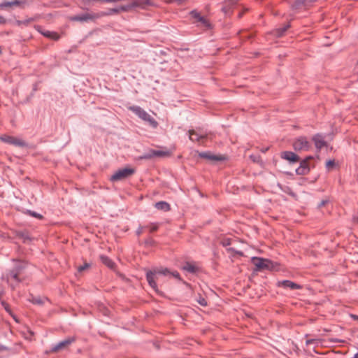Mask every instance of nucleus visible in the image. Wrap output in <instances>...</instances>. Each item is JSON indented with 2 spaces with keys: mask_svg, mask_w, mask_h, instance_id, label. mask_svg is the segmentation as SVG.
Returning <instances> with one entry per match:
<instances>
[{
  "mask_svg": "<svg viewBox=\"0 0 358 358\" xmlns=\"http://www.w3.org/2000/svg\"><path fill=\"white\" fill-rule=\"evenodd\" d=\"M159 275L173 276V278L182 280L180 273L175 271H171L170 269L164 267H155L152 270H149L146 273V279L149 285L155 290V292L160 296L163 295V292L158 289L157 281L159 280Z\"/></svg>",
  "mask_w": 358,
  "mask_h": 358,
  "instance_id": "nucleus-1",
  "label": "nucleus"
},
{
  "mask_svg": "<svg viewBox=\"0 0 358 358\" xmlns=\"http://www.w3.org/2000/svg\"><path fill=\"white\" fill-rule=\"evenodd\" d=\"M251 263L255 266L254 272H262L264 271H273L278 268L279 264L269 259L259 257H252Z\"/></svg>",
  "mask_w": 358,
  "mask_h": 358,
  "instance_id": "nucleus-2",
  "label": "nucleus"
},
{
  "mask_svg": "<svg viewBox=\"0 0 358 358\" xmlns=\"http://www.w3.org/2000/svg\"><path fill=\"white\" fill-rule=\"evenodd\" d=\"M12 261L14 262V266L13 268L9 271L7 278L10 277L18 283L22 281L19 275L25 269L27 263L25 261L17 259H13Z\"/></svg>",
  "mask_w": 358,
  "mask_h": 358,
  "instance_id": "nucleus-3",
  "label": "nucleus"
},
{
  "mask_svg": "<svg viewBox=\"0 0 358 358\" xmlns=\"http://www.w3.org/2000/svg\"><path fill=\"white\" fill-rule=\"evenodd\" d=\"M314 159L313 156H308L305 159L301 160L299 166L296 169V173L297 175H306L309 173L310 167H315L314 164H311V162Z\"/></svg>",
  "mask_w": 358,
  "mask_h": 358,
  "instance_id": "nucleus-4",
  "label": "nucleus"
},
{
  "mask_svg": "<svg viewBox=\"0 0 358 358\" xmlns=\"http://www.w3.org/2000/svg\"><path fill=\"white\" fill-rule=\"evenodd\" d=\"M135 173L133 168L125 167L117 170L111 177L112 182H117L128 178Z\"/></svg>",
  "mask_w": 358,
  "mask_h": 358,
  "instance_id": "nucleus-5",
  "label": "nucleus"
},
{
  "mask_svg": "<svg viewBox=\"0 0 358 358\" xmlns=\"http://www.w3.org/2000/svg\"><path fill=\"white\" fill-rule=\"evenodd\" d=\"M96 19H99V15H97V13H81L80 15H73L70 17V20L71 21H79L81 22H90V21H94Z\"/></svg>",
  "mask_w": 358,
  "mask_h": 358,
  "instance_id": "nucleus-6",
  "label": "nucleus"
},
{
  "mask_svg": "<svg viewBox=\"0 0 358 358\" xmlns=\"http://www.w3.org/2000/svg\"><path fill=\"white\" fill-rule=\"evenodd\" d=\"M293 147L296 151L308 150L311 144L306 137H300L294 142Z\"/></svg>",
  "mask_w": 358,
  "mask_h": 358,
  "instance_id": "nucleus-7",
  "label": "nucleus"
},
{
  "mask_svg": "<svg viewBox=\"0 0 358 358\" xmlns=\"http://www.w3.org/2000/svg\"><path fill=\"white\" fill-rule=\"evenodd\" d=\"M27 6H29V2L27 0H13L11 1H4L3 2L0 3V7H1V8L17 6L24 9Z\"/></svg>",
  "mask_w": 358,
  "mask_h": 358,
  "instance_id": "nucleus-8",
  "label": "nucleus"
},
{
  "mask_svg": "<svg viewBox=\"0 0 358 358\" xmlns=\"http://www.w3.org/2000/svg\"><path fill=\"white\" fill-rule=\"evenodd\" d=\"M280 157L289 162V164H297L300 162V157L292 151H283L280 153Z\"/></svg>",
  "mask_w": 358,
  "mask_h": 358,
  "instance_id": "nucleus-9",
  "label": "nucleus"
},
{
  "mask_svg": "<svg viewBox=\"0 0 358 358\" xmlns=\"http://www.w3.org/2000/svg\"><path fill=\"white\" fill-rule=\"evenodd\" d=\"M76 341L74 337H69L64 341L59 342L58 343L54 345L52 347L51 351L52 352H57L62 350H64L68 348L71 344H72Z\"/></svg>",
  "mask_w": 358,
  "mask_h": 358,
  "instance_id": "nucleus-10",
  "label": "nucleus"
},
{
  "mask_svg": "<svg viewBox=\"0 0 358 358\" xmlns=\"http://www.w3.org/2000/svg\"><path fill=\"white\" fill-rule=\"evenodd\" d=\"M190 16L195 19L196 22H199L202 27L206 29H210L211 27L210 23L196 10H193L189 13Z\"/></svg>",
  "mask_w": 358,
  "mask_h": 358,
  "instance_id": "nucleus-11",
  "label": "nucleus"
},
{
  "mask_svg": "<svg viewBox=\"0 0 358 358\" xmlns=\"http://www.w3.org/2000/svg\"><path fill=\"white\" fill-rule=\"evenodd\" d=\"M276 286L278 287H282L284 289H289L291 290L301 289L302 288L301 285L289 280L278 281Z\"/></svg>",
  "mask_w": 358,
  "mask_h": 358,
  "instance_id": "nucleus-12",
  "label": "nucleus"
},
{
  "mask_svg": "<svg viewBox=\"0 0 358 358\" xmlns=\"http://www.w3.org/2000/svg\"><path fill=\"white\" fill-rule=\"evenodd\" d=\"M199 157L202 159H206L214 162H222L226 159V157L223 155H214L209 151L199 152Z\"/></svg>",
  "mask_w": 358,
  "mask_h": 358,
  "instance_id": "nucleus-13",
  "label": "nucleus"
},
{
  "mask_svg": "<svg viewBox=\"0 0 358 358\" xmlns=\"http://www.w3.org/2000/svg\"><path fill=\"white\" fill-rule=\"evenodd\" d=\"M313 141L315 143L316 148L320 150L323 147L327 146V142L324 141V137L320 134H317L313 137Z\"/></svg>",
  "mask_w": 358,
  "mask_h": 358,
  "instance_id": "nucleus-14",
  "label": "nucleus"
},
{
  "mask_svg": "<svg viewBox=\"0 0 358 358\" xmlns=\"http://www.w3.org/2000/svg\"><path fill=\"white\" fill-rule=\"evenodd\" d=\"M189 139L192 141L200 142L201 140L206 138V134L202 131L199 132L194 130H189Z\"/></svg>",
  "mask_w": 358,
  "mask_h": 358,
  "instance_id": "nucleus-15",
  "label": "nucleus"
},
{
  "mask_svg": "<svg viewBox=\"0 0 358 358\" xmlns=\"http://www.w3.org/2000/svg\"><path fill=\"white\" fill-rule=\"evenodd\" d=\"M141 120L148 123L152 128L155 129L158 126V122L146 111Z\"/></svg>",
  "mask_w": 358,
  "mask_h": 358,
  "instance_id": "nucleus-16",
  "label": "nucleus"
},
{
  "mask_svg": "<svg viewBox=\"0 0 358 358\" xmlns=\"http://www.w3.org/2000/svg\"><path fill=\"white\" fill-rule=\"evenodd\" d=\"M182 269L189 273L194 274L198 272L199 268L191 262H186L182 266Z\"/></svg>",
  "mask_w": 358,
  "mask_h": 358,
  "instance_id": "nucleus-17",
  "label": "nucleus"
},
{
  "mask_svg": "<svg viewBox=\"0 0 358 358\" xmlns=\"http://www.w3.org/2000/svg\"><path fill=\"white\" fill-rule=\"evenodd\" d=\"M48 298H41V296H36L33 294H30L28 298V301L31 302L33 304L42 306L44 304L45 301H47Z\"/></svg>",
  "mask_w": 358,
  "mask_h": 358,
  "instance_id": "nucleus-18",
  "label": "nucleus"
},
{
  "mask_svg": "<svg viewBox=\"0 0 358 358\" xmlns=\"http://www.w3.org/2000/svg\"><path fill=\"white\" fill-rule=\"evenodd\" d=\"M128 110L134 113L139 118H142L144 115L145 110L138 106H131L128 107Z\"/></svg>",
  "mask_w": 358,
  "mask_h": 358,
  "instance_id": "nucleus-19",
  "label": "nucleus"
},
{
  "mask_svg": "<svg viewBox=\"0 0 358 358\" xmlns=\"http://www.w3.org/2000/svg\"><path fill=\"white\" fill-rule=\"evenodd\" d=\"M128 110L134 113L139 118H142L144 115L145 110L138 106H131L128 107Z\"/></svg>",
  "mask_w": 358,
  "mask_h": 358,
  "instance_id": "nucleus-20",
  "label": "nucleus"
},
{
  "mask_svg": "<svg viewBox=\"0 0 358 358\" xmlns=\"http://www.w3.org/2000/svg\"><path fill=\"white\" fill-rule=\"evenodd\" d=\"M155 207L159 210L164 212H168L171 210V206L166 201H158L155 204Z\"/></svg>",
  "mask_w": 358,
  "mask_h": 358,
  "instance_id": "nucleus-21",
  "label": "nucleus"
},
{
  "mask_svg": "<svg viewBox=\"0 0 358 358\" xmlns=\"http://www.w3.org/2000/svg\"><path fill=\"white\" fill-rule=\"evenodd\" d=\"M100 259L104 265H106L110 269H114L116 266L115 263L112 259H110L108 257H107L106 255H101Z\"/></svg>",
  "mask_w": 358,
  "mask_h": 358,
  "instance_id": "nucleus-22",
  "label": "nucleus"
},
{
  "mask_svg": "<svg viewBox=\"0 0 358 358\" xmlns=\"http://www.w3.org/2000/svg\"><path fill=\"white\" fill-rule=\"evenodd\" d=\"M120 13L119 7L117 8H113L108 9L107 11H101L97 13V15H99V18L104 16H108V15H113Z\"/></svg>",
  "mask_w": 358,
  "mask_h": 358,
  "instance_id": "nucleus-23",
  "label": "nucleus"
},
{
  "mask_svg": "<svg viewBox=\"0 0 358 358\" xmlns=\"http://www.w3.org/2000/svg\"><path fill=\"white\" fill-rule=\"evenodd\" d=\"M138 3L134 1L132 3L127 4V5H122L119 6L120 13V12H127L132 8H137Z\"/></svg>",
  "mask_w": 358,
  "mask_h": 358,
  "instance_id": "nucleus-24",
  "label": "nucleus"
},
{
  "mask_svg": "<svg viewBox=\"0 0 358 358\" xmlns=\"http://www.w3.org/2000/svg\"><path fill=\"white\" fill-rule=\"evenodd\" d=\"M22 213L23 214H25V215L34 217L37 218L38 220H43L44 219L43 215H42L41 214L38 213H36L35 211L31 210L23 209L22 210Z\"/></svg>",
  "mask_w": 358,
  "mask_h": 358,
  "instance_id": "nucleus-25",
  "label": "nucleus"
},
{
  "mask_svg": "<svg viewBox=\"0 0 358 358\" xmlns=\"http://www.w3.org/2000/svg\"><path fill=\"white\" fill-rule=\"evenodd\" d=\"M290 27V24H287L285 25H284L283 27H279L278 29H276L275 30V35L277 36V37H282V36L285 35V34L286 33V31H287V29Z\"/></svg>",
  "mask_w": 358,
  "mask_h": 358,
  "instance_id": "nucleus-26",
  "label": "nucleus"
},
{
  "mask_svg": "<svg viewBox=\"0 0 358 358\" xmlns=\"http://www.w3.org/2000/svg\"><path fill=\"white\" fill-rule=\"evenodd\" d=\"M1 306L3 307L4 310L17 322H19L17 316L13 313L11 310L10 306L5 301H1Z\"/></svg>",
  "mask_w": 358,
  "mask_h": 358,
  "instance_id": "nucleus-27",
  "label": "nucleus"
},
{
  "mask_svg": "<svg viewBox=\"0 0 358 358\" xmlns=\"http://www.w3.org/2000/svg\"><path fill=\"white\" fill-rule=\"evenodd\" d=\"M308 0H294L292 4V8L293 10H299L303 6H306Z\"/></svg>",
  "mask_w": 358,
  "mask_h": 358,
  "instance_id": "nucleus-28",
  "label": "nucleus"
},
{
  "mask_svg": "<svg viewBox=\"0 0 358 358\" xmlns=\"http://www.w3.org/2000/svg\"><path fill=\"white\" fill-rule=\"evenodd\" d=\"M17 237L21 238L24 243L30 242L32 238L30 237L29 233L27 231H18L17 234Z\"/></svg>",
  "mask_w": 358,
  "mask_h": 358,
  "instance_id": "nucleus-29",
  "label": "nucleus"
},
{
  "mask_svg": "<svg viewBox=\"0 0 358 358\" xmlns=\"http://www.w3.org/2000/svg\"><path fill=\"white\" fill-rule=\"evenodd\" d=\"M37 90H38V83H35L33 85L32 92L30 93V94L29 96H27L26 97V99L23 101H22V103L26 104V103H29L31 101V99H32V97L34 96V93Z\"/></svg>",
  "mask_w": 358,
  "mask_h": 358,
  "instance_id": "nucleus-30",
  "label": "nucleus"
},
{
  "mask_svg": "<svg viewBox=\"0 0 358 358\" xmlns=\"http://www.w3.org/2000/svg\"><path fill=\"white\" fill-rule=\"evenodd\" d=\"M152 153L155 155V157H165L170 155V152L166 150H157L152 149Z\"/></svg>",
  "mask_w": 358,
  "mask_h": 358,
  "instance_id": "nucleus-31",
  "label": "nucleus"
},
{
  "mask_svg": "<svg viewBox=\"0 0 358 358\" xmlns=\"http://www.w3.org/2000/svg\"><path fill=\"white\" fill-rule=\"evenodd\" d=\"M135 1L138 3L137 7L141 8H146L147 7L153 5V3L151 0H136Z\"/></svg>",
  "mask_w": 358,
  "mask_h": 358,
  "instance_id": "nucleus-32",
  "label": "nucleus"
},
{
  "mask_svg": "<svg viewBox=\"0 0 358 358\" xmlns=\"http://www.w3.org/2000/svg\"><path fill=\"white\" fill-rule=\"evenodd\" d=\"M41 34L46 38H52L55 41L58 40L59 38V35L57 33L50 31H41Z\"/></svg>",
  "mask_w": 358,
  "mask_h": 358,
  "instance_id": "nucleus-33",
  "label": "nucleus"
},
{
  "mask_svg": "<svg viewBox=\"0 0 358 358\" xmlns=\"http://www.w3.org/2000/svg\"><path fill=\"white\" fill-rule=\"evenodd\" d=\"M14 138L15 137L9 136V135H3V136H0V140L3 143H8L9 145H12V143H13V141Z\"/></svg>",
  "mask_w": 358,
  "mask_h": 358,
  "instance_id": "nucleus-34",
  "label": "nucleus"
},
{
  "mask_svg": "<svg viewBox=\"0 0 358 358\" xmlns=\"http://www.w3.org/2000/svg\"><path fill=\"white\" fill-rule=\"evenodd\" d=\"M13 142V143H12V145L17 146V147L24 148V147L27 146L26 142H24V141H22L21 139L17 138L15 137L14 138Z\"/></svg>",
  "mask_w": 358,
  "mask_h": 358,
  "instance_id": "nucleus-35",
  "label": "nucleus"
},
{
  "mask_svg": "<svg viewBox=\"0 0 358 358\" xmlns=\"http://www.w3.org/2000/svg\"><path fill=\"white\" fill-rule=\"evenodd\" d=\"M278 186L285 193H287V194H288L289 195H292V196L294 195V193L292 192L291 188L289 187L286 186V185H282L279 184V183L278 184Z\"/></svg>",
  "mask_w": 358,
  "mask_h": 358,
  "instance_id": "nucleus-36",
  "label": "nucleus"
},
{
  "mask_svg": "<svg viewBox=\"0 0 358 358\" xmlns=\"http://www.w3.org/2000/svg\"><path fill=\"white\" fill-rule=\"evenodd\" d=\"M155 157V155L152 153V150H150L148 152H145L143 155L138 157L139 159H150Z\"/></svg>",
  "mask_w": 358,
  "mask_h": 358,
  "instance_id": "nucleus-37",
  "label": "nucleus"
},
{
  "mask_svg": "<svg viewBox=\"0 0 358 358\" xmlns=\"http://www.w3.org/2000/svg\"><path fill=\"white\" fill-rule=\"evenodd\" d=\"M91 266L90 264L87 262H85L83 265L79 266L78 267V271L79 273H83L85 270L88 269Z\"/></svg>",
  "mask_w": 358,
  "mask_h": 358,
  "instance_id": "nucleus-38",
  "label": "nucleus"
},
{
  "mask_svg": "<svg viewBox=\"0 0 358 358\" xmlns=\"http://www.w3.org/2000/svg\"><path fill=\"white\" fill-rule=\"evenodd\" d=\"M158 227H159L158 224H154V223H150V224L145 227V228H148L149 229L150 232H151V233L156 231L158 229Z\"/></svg>",
  "mask_w": 358,
  "mask_h": 358,
  "instance_id": "nucleus-39",
  "label": "nucleus"
},
{
  "mask_svg": "<svg viewBox=\"0 0 358 358\" xmlns=\"http://www.w3.org/2000/svg\"><path fill=\"white\" fill-rule=\"evenodd\" d=\"M196 301L201 306H206L208 305L207 301L205 298H203L202 296L199 295V297L196 299Z\"/></svg>",
  "mask_w": 358,
  "mask_h": 358,
  "instance_id": "nucleus-40",
  "label": "nucleus"
},
{
  "mask_svg": "<svg viewBox=\"0 0 358 358\" xmlns=\"http://www.w3.org/2000/svg\"><path fill=\"white\" fill-rule=\"evenodd\" d=\"M336 166V162L334 159H329L326 162V167L328 169H333Z\"/></svg>",
  "mask_w": 358,
  "mask_h": 358,
  "instance_id": "nucleus-41",
  "label": "nucleus"
},
{
  "mask_svg": "<svg viewBox=\"0 0 358 358\" xmlns=\"http://www.w3.org/2000/svg\"><path fill=\"white\" fill-rule=\"evenodd\" d=\"M250 157L254 162H259L260 160V157L258 155H252Z\"/></svg>",
  "mask_w": 358,
  "mask_h": 358,
  "instance_id": "nucleus-42",
  "label": "nucleus"
},
{
  "mask_svg": "<svg viewBox=\"0 0 358 358\" xmlns=\"http://www.w3.org/2000/svg\"><path fill=\"white\" fill-rule=\"evenodd\" d=\"M329 203V200L327 199H325V200H322L321 201V202L318 204V208H320L323 206H324L326 204H327Z\"/></svg>",
  "mask_w": 358,
  "mask_h": 358,
  "instance_id": "nucleus-43",
  "label": "nucleus"
},
{
  "mask_svg": "<svg viewBox=\"0 0 358 358\" xmlns=\"http://www.w3.org/2000/svg\"><path fill=\"white\" fill-rule=\"evenodd\" d=\"M32 21H34V18H29V19L22 20V24L28 25Z\"/></svg>",
  "mask_w": 358,
  "mask_h": 358,
  "instance_id": "nucleus-44",
  "label": "nucleus"
},
{
  "mask_svg": "<svg viewBox=\"0 0 358 358\" xmlns=\"http://www.w3.org/2000/svg\"><path fill=\"white\" fill-rule=\"evenodd\" d=\"M7 22V20L3 16L0 15V24H5Z\"/></svg>",
  "mask_w": 358,
  "mask_h": 358,
  "instance_id": "nucleus-45",
  "label": "nucleus"
},
{
  "mask_svg": "<svg viewBox=\"0 0 358 358\" xmlns=\"http://www.w3.org/2000/svg\"><path fill=\"white\" fill-rule=\"evenodd\" d=\"M350 318H352L353 320L355 321H358V315H355V314H350Z\"/></svg>",
  "mask_w": 358,
  "mask_h": 358,
  "instance_id": "nucleus-46",
  "label": "nucleus"
},
{
  "mask_svg": "<svg viewBox=\"0 0 358 358\" xmlns=\"http://www.w3.org/2000/svg\"><path fill=\"white\" fill-rule=\"evenodd\" d=\"M142 233H143V227H140L136 230V234H137L138 236H140Z\"/></svg>",
  "mask_w": 358,
  "mask_h": 358,
  "instance_id": "nucleus-47",
  "label": "nucleus"
},
{
  "mask_svg": "<svg viewBox=\"0 0 358 358\" xmlns=\"http://www.w3.org/2000/svg\"><path fill=\"white\" fill-rule=\"evenodd\" d=\"M7 350V348L3 345L0 344V352H3Z\"/></svg>",
  "mask_w": 358,
  "mask_h": 358,
  "instance_id": "nucleus-48",
  "label": "nucleus"
},
{
  "mask_svg": "<svg viewBox=\"0 0 358 358\" xmlns=\"http://www.w3.org/2000/svg\"><path fill=\"white\" fill-rule=\"evenodd\" d=\"M230 245V241L229 239L227 240H225L224 242H223V245L224 246H227V245Z\"/></svg>",
  "mask_w": 358,
  "mask_h": 358,
  "instance_id": "nucleus-49",
  "label": "nucleus"
},
{
  "mask_svg": "<svg viewBox=\"0 0 358 358\" xmlns=\"http://www.w3.org/2000/svg\"><path fill=\"white\" fill-rule=\"evenodd\" d=\"M106 3L117 2V0H104Z\"/></svg>",
  "mask_w": 358,
  "mask_h": 358,
  "instance_id": "nucleus-50",
  "label": "nucleus"
},
{
  "mask_svg": "<svg viewBox=\"0 0 358 358\" xmlns=\"http://www.w3.org/2000/svg\"><path fill=\"white\" fill-rule=\"evenodd\" d=\"M165 2L168 3H176L175 2V0H164Z\"/></svg>",
  "mask_w": 358,
  "mask_h": 358,
  "instance_id": "nucleus-51",
  "label": "nucleus"
},
{
  "mask_svg": "<svg viewBox=\"0 0 358 358\" xmlns=\"http://www.w3.org/2000/svg\"><path fill=\"white\" fill-rule=\"evenodd\" d=\"M16 24L18 25V26H20L22 24V20H17L16 21Z\"/></svg>",
  "mask_w": 358,
  "mask_h": 358,
  "instance_id": "nucleus-52",
  "label": "nucleus"
},
{
  "mask_svg": "<svg viewBox=\"0 0 358 358\" xmlns=\"http://www.w3.org/2000/svg\"><path fill=\"white\" fill-rule=\"evenodd\" d=\"M88 2H91V1H101V2H104V0H87Z\"/></svg>",
  "mask_w": 358,
  "mask_h": 358,
  "instance_id": "nucleus-53",
  "label": "nucleus"
},
{
  "mask_svg": "<svg viewBox=\"0 0 358 358\" xmlns=\"http://www.w3.org/2000/svg\"><path fill=\"white\" fill-rule=\"evenodd\" d=\"M313 342V340H307L306 341V345H309Z\"/></svg>",
  "mask_w": 358,
  "mask_h": 358,
  "instance_id": "nucleus-54",
  "label": "nucleus"
},
{
  "mask_svg": "<svg viewBox=\"0 0 358 358\" xmlns=\"http://www.w3.org/2000/svg\"><path fill=\"white\" fill-rule=\"evenodd\" d=\"M228 9H229V8H228L227 7H223V8H222V10H223L224 13H227V10H228Z\"/></svg>",
  "mask_w": 358,
  "mask_h": 358,
  "instance_id": "nucleus-55",
  "label": "nucleus"
},
{
  "mask_svg": "<svg viewBox=\"0 0 358 358\" xmlns=\"http://www.w3.org/2000/svg\"><path fill=\"white\" fill-rule=\"evenodd\" d=\"M268 150V147H267V148H266L263 149V150H262V152H266Z\"/></svg>",
  "mask_w": 358,
  "mask_h": 358,
  "instance_id": "nucleus-56",
  "label": "nucleus"
},
{
  "mask_svg": "<svg viewBox=\"0 0 358 358\" xmlns=\"http://www.w3.org/2000/svg\"><path fill=\"white\" fill-rule=\"evenodd\" d=\"M316 0H308L307 3H309V2H314Z\"/></svg>",
  "mask_w": 358,
  "mask_h": 358,
  "instance_id": "nucleus-57",
  "label": "nucleus"
},
{
  "mask_svg": "<svg viewBox=\"0 0 358 358\" xmlns=\"http://www.w3.org/2000/svg\"><path fill=\"white\" fill-rule=\"evenodd\" d=\"M232 3H235L237 0H230Z\"/></svg>",
  "mask_w": 358,
  "mask_h": 358,
  "instance_id": "nucleus-58",
  "label": "nucleus"
},
{
  "mask_svg": "<svg viewBox=\"0 0 358 358\" xmlns=\"http://www.w3.org/2000/svg\"><path fill=\"white\" fill-rule=\"evenodd\" d=\"M184 284L187 285H189L188 283H187L186 282L183 281Z\"/></svg>",
  "mask_w": 358,
  "mask_h": 358,
  "instance_id": "nucleus-59",
  "label": "nucleus"
},
{
  "mask_svg": "<svg viewBox=\"0 0 358 358\" xmlns=\"http://www.w3.org/2000/svg\"><path fill=\"white\" fill-rule=\"evenodd\" d=\"M242 16V14H239L238 17H241Z\"/></svg>",
  "mask_w": 358,
  "mask_h": 358,
  "instance_id": "nucleus-60",
  "label": "nucleus"
},
{
  "mask_svg": "<svg viewBox=\"0 0 358 358\" xmlns=\"http://www.w3.org/2000/svg\"><path fill=\"white\" fill-rule=\"evenodd\" d=\"M238 253L240 254V255L243 254L242 252H238Z\"/></svg>",
  "mask_w": 358,
  "mask_h": 358,
  "instance_id": "nucleus-61",
  "label": "nucleus"
},
{
  "mask_svg": "<svg viewBox=\"0 0 358 358\" xmlns=\"http://www.w3.org/2000/svg\"><path fill=\"white\" fill-rule=\"evenodd\" d=\"M357 66H358V60H357Z\"/></svg>",
  "mask_w": 358,
  "mask_h": 358,
  "instance_id": "nucleus-62",
  "label": "nucleus"
},
{
  "mask_svg": "<svg viewBox=\"0 0 358 358\" xmlns=\"http://www.w3.org/2000/svg\"><path fill=\"white\" fill-rule=\"evenodd\" d=\"M357 222H358V218H357Z\"/></svg>",
  "mask_w": 358,
  "mask_h": 358,
  "instance_id": "nucleus-63",
  "label": "nucleus"
},
{
  "mask_svg": "<svg viewBox=\"0 0 358 358\" xmlns=\"http://www.w3.org/2000/svg\"><path fill=\"white\" fill-rule=\"evenodd\" d=\"M357 338H358V335H357Z\"/></svg>",
  "mask_w": 358,
  "mask_h": 358,
  "instance_id": "nucleus-64",
  "label": "nucleus"
}]
</instances>
